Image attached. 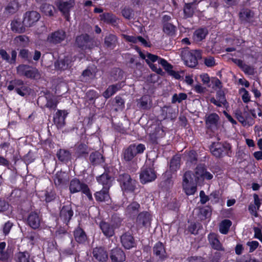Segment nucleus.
<instances>
[{
	"label": "nucleus",
	"instance_id": "nucleus-1",
	"mask_svg": "<svg viewBox=\"0 0 262 262\" xmlns=\"http://www.w3.org/2000/svg\"><path fill=\"white\" fill-rule=\"evenodd\" d=\"M235 116L236 119L244 126H250L253 125L254 123V119L256 117L255 110H250V111H248L246 108L243 112L236 110Z\"/></svg>",
	"mask_w": 262,
	"mask_h": 262
},
{
	"label": "nucleus",
	"instance_id": "nucleus-2",
	"mask_svg": "<svg viewBox=\"0 0 262 262\" xmlns=\"http://www.w3.org/2000/svg\"><path fill=\"white\" fill-rule=\"evenodd\" d=\"M192 175L191 171H187L183 176V188L188 195L193 194L196 190V185Z\"/></svg>",
	"mask_w": 262,
	"mask_h": 262
},
{
	"label": "nucleus",
	"instance_id": "nucleus-3",
	"mask_svg": "<svg viewBox=\"0 0 262 262\" xmlns=\"http://www.w3.org/2000/svg\"><path fill=\"white\" fill-rule=\"evenodd\" d=\"M145 149V147L144 144H139L137 145L132 144L124 150L123 152V159L125 161H130L132 160L137 154L143 153Z\"/></svg>",
	"mask_w": 262,
	"mask_h": 262
},
{
	"label": "nucleus",
	"instance_id": "nucleus-4",
	"mask_svg": "<svg viewBox=\"0 0 262 262\" xmlns=\"http://www.w3.org/2000/svg\"><path fill=\"white\" fill-rule=\"evenodd\" d=\"M69 189L70 192L72 193H75L82 191V192L88 196L90 200H93L92 195L88 185L81 183L80 181L77 179H74L71 181Z\"/></svg>",
	"mask_w": 262,
	"mask_h": 262
},
{
	"label": "nucleus",
	"instance_id": "nucleus-5",
	"mask_svg": "<svg viewBox=\"0 0 262 262\" xmlns=\"http://www.w3.org/2000/svg\"><path fill=\"white\" fill-rule=\"evenodd\" d=\"M118 180L120 182L123 191L133 192L136 188L135 181L132 179L127 173H121L119 175Z\"/></svg>",
	"mask_w": 262,
	"mask_h": 262
},
{
	"label": "nucleus",
	"instance_id": "nucleus-6",
	"mask_svg": "<svg viewBox=\"0 0 262 262\" xmlns=\"http://www.w3.org/2000/svg\"><path fill=\"white\" fill-rule=\"evenodd\" d=\"M192 177L194 178V181L197 183H202L204 180H209L213 178V174L207 171L204 166L202 165H198L195 169L194 174L193 173Z\"/></svg>",
	"mask_w": 262,
	"mask_h": 262
},
{
	"label": "nucleus",
	"instance_id": "nucleus-7",
	"mask_svg": "<svg viewBox=\"0 0 262 262\" xmlns=\"http://www.w3.org/2000/svg\"><path fill=\"white\" fill-rule=\"evenodd\" d=\"M202 58V54L199 50H191L186 53L184 56L185 64L190 68L195 67L198 63V60Z\"/></svg>",
	"mask_w": 262,
	"mask_h": 262
},
{
	"label": "nucleus",
	"instance_id": "nucleus-8",
	"mask_svg": "<svg viewBox=\"0 0 262 262\" xmlns=\"http://www.w3.org/2000/svg\"><path fill=\"white\" fill-rule=\"evenodd\" d=\"M17 73L20 76H24L29 78L39 77V73L37 69L26 64H21L16 68Z\"/></svg>",
	"mask_w": 262,
	"mask_h": 262
},
{
	"label": "nucleus",
	"instance_id": "nucleus-9",
	"mask_svg": "<svg viewBox=\"0 0 262 262\" xmlns=\"http://www.w3.org/2000/svg\"><path fill=\"white\" fill-rule=\"evenodd\" d=\"M75 0H58L57 7L67 20H70V12L74 8Z\"/></svg>",
	"mask_w": 262,
	"mask_h": 262
},
{
	"label": "nucleus",
	"instance_id": "nucleus-10",
	"mask_svg": "<svg viewBox=\"0 0 262 262\" xmlns=\"http://www.w3.org/2000/svg\"><path fill=\"white\" fill-rule=\"evenodd\" d=\"M157 177L156 172L151 166L145 165L141 172L140 178L141 183H146L154 181Z\"/></svg>",
	"mask_w": 262,
	"mask_h": 262
},
{
	"label": "nucleus",
	"instance_id": "nucleus-11",
	"mask_svg": "<svg viewBox=\"0 0 262 262\" xmlns=\"http://www.w3.org/2000/svg\"><path fill=\"white\" fill-rule=\"evenodd\" d=\"M152 220L151 214L146 211L141 212L137 216L136 225L139 228L147 227L150 226Z\"/></svg>",
	"mask_w": 262,
	"mask_h": 262
},
{
	"label": "nucleus",
	"instance_id": "nucleus-12",
	"mask_svg": "<svg viewBox=\"0 0 262 262\" xmlns=\"http://www.w3.org/2000/svg\"><path fill=\"white\" fill-rule=\"evenodd\" d=\"M118 223H113L110 224L104 221H101L99 223V227L103 234L107 237H112L115 234V229L119 227Z\"/></svg>",
	"mask_w": 262,
	"mask_h": 262
},
{
	"label": "nucleus",
	"instance_id": "nucleus-13",
	"mask_svg": "<svg viewBox=\"0 0 262 262\" xmlns=\"http://www.w3.org/2000/svg\"><path fill=\"white\" fill-rule=\"evenodd\" d=\"M40 18V14L35 11L27 12L24 17L23 23L26 27H31Z\"/></svg>",
	"mask_w": 262,
	"mask_h": 262
},
{
	"label": "nucleus",
	"instance_id": "nucleus-14",
	"mask_svg": "<svg viewBox=\"0 0 262 262\" xmlns=\"http://www.w3.org/2000/svg\"><path fill=\"white\" fill-rule=\"evenodd\" d=\"M208 240L211 248L215 250L226 252V249L218 238V236L214 233H210L208 235Z\"/></svg>",
	"mask_w": 262,
	"mask_h": 262
},
{
	"label": "nucleus",
	"instance_id": "nucleus-15",
	"mask_svg": "<svg viewBox=\"0 0 262 262\" xmlns=\"http://www.w3.org/2000/svg\"><path fill=\"white\" fill-rule=\"evenodd\" d=\"M91 45V39L86 34L77 36L75 39V45L82 50L90 49Z\"/></svg>",
	"mask_w": 262,
	"mask_h": 262
},
{
	"label": "nucleus",
	"instance_id": "nucleus-16",
	"mask_svg": "<svg viewBox=\"0 0 262 262\" xmlns=\"http://www.w3.org/2000/svg\"><path fill=\"white\" fill-rule=\"evenodd\" d=\"M66 38V33L62 30H58L50 34L47 41L51 43L57 44L63 41Z\"/></svg>",
	"mask_w": 262,
	"mask_h": 262
},
{
	"label": "nucleus",
	"instance_id": "nucleus-17",
	"mask_svg": "<svg viewBox=\"0 0 262 262\" xmlns=\"http://www.w3.org/2000/svg\"><path fill=\"white\" fill-rule=\"evenodd\" d=\"M110 257L112 262H124L126 259L124 252L118 247L113 248L110 251Z\"/></svg>",
	"mask_w": 262,
	"mask_h": 262
},
{
	"label": "nucleus",
	"instance_id": "nucleus-18",
	"mask_svg": "<svg viewBox=\"0 0 262 262\" xmlns=\"http://www.w3.org/2000/svg\"><path fill=\"white\" fill-rule=\"evenodd\" d=\"M73 215V211L71 204L64 205L60 212L59 219L66 224L70 221L72 216Z\"/></svg>",
	"mask_w": 262,
	"mask_h": 262
},
{
	"label": "nucleus",
	"instance_id": "nucleus-19",
	"mask_svg": "<svg viewBox=\"0 0 262 262\" xmlns=\"http://www.w3.org/2000/svg\"><path fill=\"white\" fill-rule=\"evenodd\" d=\"M41 219L38 213L35 212H31L28 215L27 218V224L32 229H38L40 225Z\"/></svg>",
	"mask_w": 262,
	"mask_h": 262
},
{
	"label": "nucleus",
	"instance_id": "nucleus-20",
	"mask_svg": "<svg viewBox=\"0 0 262 262\" xmlns=\"http://www.w3.org/2000/svg\"><path fill=\"white\" fill-rule=\"evenodd\" d=\"M93 256L98 261L105 262L108 258L107 251L104 248L99 247L93 249Z\"/></svg>",
	"mask_w": 262,
	"mask_h": 262
},
{
	"label": "nucleus",
	"instance_id": "nucleus-21",
	"mask_svg": "<svg viewBox=\"0 0 262 262\" xmlns=\"http://www.w3.org/2000/svg\"><path fill=\"white\" fill-rule=\"evenodd\" d=\"M90 151V148L84 143H77L75 145V155L77 158L86 157Z\"/></svg>",
	"mask_w": 262,
	"mask_h": 262
},
{
	"label": "nucleus",
	"instance_id": "nucleus-22",
	"mask_svg": "<svg viewBox=\"0 0 262 262\" xmlns=\"http://www.w3.org/2000/svg\"><path fill=\"white\" fill-rule=\"evenodd\" d=\"M68 113L64 110H58L54 117V122L58 128L65 124V119Z\"/></svg>",
	"mask_w": 262,
	"mask_h": 262
},
{
	"label": "nucleus",
	"instance_id": "nucleus-23",
	"mask_svg": "<svg viewBox=\"0 0 262 262\" xmlns=\"http://www.w3.org/2000/svg\"><path fill=\"white\" fill-rule=\"evenodd\" d=\"M153 254L159 259L163 260L166 256L163 244L161 242L156 243L153 247Z\"/></svg>",
	"mask_w": 262,
	"mask_h": 262
},
{
	"label": "nucleus",
	"instance_id": "nucleus-24",
	"mask_svg": "<svg viewBox=\"0 0 262 262\" xmlns=\"http://www.w3.org/2000/svg\"><path fill=\"white\" fill-rule=\"evenodd\" d=\"M121 242L122 246L127 249H129L135 245L133 236L129 233H125L121 236Z\"/></svg>",
	"mask_w": 262,
	"mask_h": 262
},
{
	"label": "nucleus",
	"instance_id": "nucleus-25",
	"mask_svg": "<svg viewBox=\"0 0 262 262\" xmlns=\"http://www.w3.org/2000/svg\"><path fill=\"white\" fill-rule=\"evenodd\" d=\"M97 180L98 183L103 186V188L109 189L113 179L108 173H103L98 177Z\"/></svg>",
	"mask_w": 262,
	"mask_h": 262
},
{
	"label": "nucleus",
	"instance_id": "nucleus-26",
	"mask_svg": "<svg viewBox=\"0 0 262 262\" xmlns=\"http://www.w3.org/2000/svg\"><path fill=\"white\" fill-rule=\"evenodd\" d=\"M219 120V116L215 113L208 115L206 119V124L208 128L213 129L216 127Z\"/></svg>",
	"mask_w": 262,
	"mask_h": 262
},
{
	"label": "nucleus",
	"instance_id": "nucleus-27",
	"mask_svg": "<svg viewBox=\"0 0 262 262\" xmlns=\"http://www.w3.org/2000/svg\"><path fill=\"white\" fill-rule=\"evenodd\" d=\"M254 15V12L248 9H243L239 12L241 20L247 23H252Z\"/></svg>",
	"mask_w": 262,
	"mask_h": 262
},
{
	"label": "nucleus",
	"instance_id": "nucleus-28",
	"mask_svg": "<svg viewBox=\"0 0 262 262\" xmlns=\"http://www.w3.org/2000/svg\"><path fill=\"white\" fill-rule=\"evenodd\" d=\"M140 205L136 202L130 203L126 208L125 214L128 216L135 215L139 211Z\"/></svg>",
	"mask_w": 262,
	"mask_h": 262
},
{
	"label": "nucleus",
	"instance_id": "nucleus-29",
	"mask_svg": "<svg viewBox=\"0 0 262 262\" xmlns=\"http://www.w3.org/2000/svg\"><path fill=\"white\" fill-rule=\"evenodd\" d=\"M89 160L93 165H100L104 162V157L98 151L92 152L90 155Z\"/></svg>",
	"mask_w": 262,
	"mask_h": 262
},
{
	"label": "nucleus",
	"instance_id": "nucleus-30",
	"mask_svg": "<svg viewBox=\"0 0 262 262\" xmlns=\"http://www.w3.org/2000/svg\"><path fill=\"white\" fill-rule=\"evenodd\" d=\"M118 42L117 36L114 34H110L104 38V45L109 49H113Z\"/></svg>",
	"mask_w": 262,
	"mask_h": 262
},
{
	"label": "nucleus",
	"instance_id": "nucleus-31",
	"mask_svg": "<svg viewBox=\"0 0 262 262\" xmlns=\"http://www.w3.org/2000/svg\"><path fill=\"white\" fill-rule=\"evenodd\" d=\"M222 144L219 142L213 143L210 147L212 154L216 158H220L224 155V150L222 149Z\"/></svg>",
	"mask_w": 262,
	"mask_h": 262
},
{
	"label": "nucleus",
	"instance_id": "nucleus-32",
	"mask_svg": "<svg viewBox=\"0 0 262 262\" xmlns=\"http://www.w3.org/2000/svg\"><path fill=\"white\" fill-rule=\"evenodd\" d=\"M101 20L105 23L115 26L117 24V18L112 13H105L100 15Z\"/></svg>",
	"mask_w": 262,
	"mask_h": 262
},
{
	"label": "nucleus",
	"instance_id": "nucleus-33",
	"mask_svg": "<svg viewBox=\"0 0 262 262\" xmlns=\"http://www.w3.org/2000/svg\"><path fill=\"white\" fill-rule=\"evenodd\" d=\"M74 235L75 240L79 243H83L87 239L85 232L80 227H77L74 230Z\"/></svg>",
	"mask_w": 262,
	"mask_h": 262
},
{
	"label": "nucleus",
	"instance_id": "nucleus-34",
	"mask_svg": "<svg viewBox=\"0 0 262 262\" xmlns=\"http://www.w3.org/2000/svg\"><path fill=\"white\" fill-rule=\"evenodd\" d=\"M71 57L68 56L63 59H60L55 63L56 67L61 70H66L71 66Z\"/></svg>",
	"mask_w": 262,
	"mask_h": 262
},
{
	"label": "nucleus",
	"instance_id": "nucleus-35",
	"mask_svg": "<svg viewBox=\"0 0 262 262\" xmlns=\"http://www.w3.org/2000/svg\"><path fill=\"white\" fill-rule=\"evenodd\" d=\"M121 88V84L120 83H117L116 84H113L110 85L107 89L103 93V96L106 98H108L115 94L118 91H119Z\"/></svg>",
	"mask_w": 262,
	"mask_h": 262
},
{
	"label": "nucleus",
	"instance_id": "nucleus-36",
	"mask_svg": "<svg viewBox=\"0 0 262 262\" xmlns=\"http://www.w3.org/2000/svg\"><path fill=\"white\" fill-rule=\"evenodd\" d=\"M11 26L12 30L18 33H24L25 31V27H26L19 20H13L11 22Z\"/></svg>",
	"mask_w": 262,
	"mask_h": 262
},
{
	"label": "nucleus",
	"instance_id": "nucleus-37",
	"mask_svg": "<svg viewBox=\"0 0 262 262\" xmlns=\"http://www.w3.org/2000/svg\"><path fill=\"white\" fill-rule=\"evenodd\" d=\"M208 31L206 29H199L194 31L193 39L195 42H200L205 38Z\"/></svg>",
	"mask_w": 262,
	"mask_h": 262
},
{
	"label": "nucleus",
	"instance_id": "nucleus-38",
	"mask_svg": "<svg viewBox=\"0 0 262 262\" xmlns=\"http://www.w3.org/2000/svg\"><path fill=\"white\" fill-rule=\"evenodd\" d=\"M108 190L109 189L102 188L101 190L97 192L95 194L96 200L99 202L108 201L110 199Z\"/></svg>",
	"mask_w": 262,
	"mask_h": 262
},
{
	"label": "nucleus",
	"instance_id": "nucleus-39",
	"mask_svg": "<svg viewBox=\"0 0 262 262\" xmlns=\"http://www.w3.org/2000/svg\"><path fill=\"white\" fill-rule=\"evenodd\" d=\"M67 181V174L62 171H58L55 176L54 183L56 186H60Z\"/></svg>",
	"mask_w": 262,
	"mask_h": 262
},
{
	"label": "nucleus",
	"instance_id": "nucleus-40",
	"mask_svg": "<svg viewBox=\"0 0 262 262\" xmlns=\"http://www.w3.org/2000/svg\"><path fill=\"white\" fill-rule=\"evenodd\" d=\"M137 50L140 56L142 59H145V61L148 64L151 63L150 61L154 62L157 60L158 61L159 58L158 56L151 54L150 53H147L146 55H145L138 48H137Z\"/></svg>",
	"mask_w": 262,
	"mask_h": 262
},
{
	"label": "nucleus",
	"instance_id": "nucleus-41",
	"mask_svg": "<svg viewBox=\"0 0 262 262\" xmlns=\"http://www.w3.org/2000/svg\"><path fill=\"white\" fill-rule=\"evenodd\" d=\"M16 257L18 262H33L27 251L19 252L16 254Z\"/></svg>",
	"mask_w": 262,
	"mask_h": 262
},
{
	"label": "nucleus",
	"instance_id": "nucleus-42",
	"mask_svg": "<svg viewBox=\"0 0 262 262\" xmlns=\"http://www.w3.org/2000/svg\"><path fill=\"white\" fill-rule=\"evenodd\" d=\"M71 153L67 150L60 149L57 153L58 159L64 162H67L71 159Z\"/></svg>",
	"mask_w": 262,
	"mask_h": 262
},
{
	"label": "nucleus",
	"instance_id": "nucleus-43",
	"mask_svg": "<svg viewBox=\"0 0 262 262\" xmlns=\"http://www.w3.org/2000/svg\"><path fill=\"white\" fill-rule=\"evenodd\" d=\"M232 222L229 220H223L220 224L219 231L224 234H226L228 232L229 229L231 226Z\"/></svg>",
	"mask_w": 262,
	"mask_h": 262
},
{
	"label": "nucleus",
	"instance_id": "nucleus-44",
	"mask_svg": "<svg viewBox=\"0 0 262 262\" xmlns=\"http://www.w3.org/2000/svg\"><path fill=\"white\" fill-rule=\"evenodd\" d=\"M181 159L178 156H174L170 161V169L173 171H176L180 167Z\"/></svg>",
	"mask_w": 262,
	"mask_h": 262
},
{
	"label": "nucleus",
	"instance_id": "nucleus-45",
	"mask_svg": "<svg viewBox=\"0 0 262 262\" xmlns=\"http://www.w3.org/2000/svg\"><path fill=\"white\" fill-rule=\"evenodd\" d=\"M163 30L166 34L172 35L175 33L176 27L171 23H166L163 24Z\"/></svg>",
	"mask_w": 262,
	"mask_h": 262
},
{
	"label": "nucleus",
	"instance_id": "nucleus-46",
	"mask_svg": "<svg viewBox=\"0 0 262 262\" xmlns=\"http://www.w3.org/2000/svg\"><path fill=\"white\" fill-rule=\"evenodd\" d=\"M19 7L17 2L13 1L11 2L6 8V11L10 14H13L16 12Z\"/></svg>",
	"mask_w": 262,
	"mask_h": 262
},
{
	"label": "nucleus",
	"instance_id": "nucleus-47",
	"mask_svg": "<svg viewBox=\"0 0 262 262\" xmlns=\"http://www.w3.org/2000/svg\"><path fill=\"white\" fill-rule=\"evenodd\" d=\"M54 8L52 5L45 4L40 7V10L45 14L48 16L53 15V10Z\"/></svg>",
	"mask_w": 262,
	"mask_h": 262
},
{
	"label": "nucleus",
	"instance_id": "nucleus-48",
	"mask_svg": "<svg viewBox=\"0 0 262 262\" xmlns=\"http://www.w3.org/2000/svg\"><path fill=\"white\" fill-rule=\"evenodd\" d=\"M187 96L185 93H181L179 94H174L172 97L171 102L174 103L177 102L181 103L183 100L187 99Z\"/></svg>",
	"mask_w": 262,
	"mask_h": 262
},
{
	"label": "nucleus",
	"instance_id": "nucleus-49",
	"mask_svg": "<svg viewBox=\"0 0 262 262\" xmlns=\"http://www.w3.org/2000/svg\"><path fill=\"white\" fill-rule=\"evenodd\" d=\"M194 13L193 8L190 4H186L184 7V13L186 17H191Z\"/></svg>",
	"mask_w": 262,
	"mask_h": 262
},
{
	"label": "nucleus",
	"instance_id": "nucleus-50",
	"mask_svg": "<svg viewBox=\"0 0 262 262\" xmlns=\"http://www.w3.org/2000/svg\"><path fill=\"white\" fill-rule=\"evenodd\" d=\"M200 212L203 217L202 219H206L211 216V209L208 206H205L200 209Z\"/></svg>",
	"mask_w": 262,
	"mask_h": 262
},
{
	"label": "nucleus",
	"instance_id": "nucleus-51",
	"mask_svg": "<svg viewBox=\"0 0 262 262\" xmlns=\"http://www.w3.org/2000/svg\"><path fill=\"white\" fill-rule=\"evenodd\" d=\"M205 65L208 68H212L216 65L215 60L212 56H207L204 59Z\"/></svg>",
	"mask_w": 262,
	"mask_h": 262
},
{
	"label": "nucleus",
	"instance_id": "nucleus-52",
	"mask_svg": "<svg viewBox=\"0 0 262 262\" xmlns=\"http://www.w3.org/2000/svg\"><path fill=\"white\" fill-rule=\"evenodd\" d=\"M122 14L125 18L130 19L133 17L134 12L131 8L125 7L122 10Z\"/></svg>",
	"mask_w": 262,
	"mask_h": 262
},
{
	"label": "nucleus",
	"instance_id": "nucleus-53",
	"mask_svg": "<svg viewBox=\"0 0 262 262\" xmlns=\"http://www.w3.org/2000/svg\"><path fill=\"white\" fill-rule=\"evenodd\" d=\"M38 234L36 232L33 231L28 232L26 236V238H27L30 241L31 245L34 244V243L38 239Z\"/></svg>",
	"mask_w": 262,
	"mask_h": 262
},
{
	"label": "nucleus",
	"instance_id": "nucleus-54",
	"mask_svg": "<svg viewBox=\"0 0 262 262\" xmlns=\"http://www.w3.org/2000/svg\"><path fill=\"white\" fill-rule=\"evenodd\" d=\"M58 103L57 100L53 99H48L46 106L50 109L55 110Z\"/></svg>",
	"mask_w": 262,
	"mask_h": 262
},
{
	"label": "nucleus",
	"instance_id": "nucleus-55",
	"mask_svg": "<svg viewBox=\"0 0 262 262\" xmlns=\"http://www.w3.org/2000/svg\"><path fill=\"white\" fill-rule=\"evenodd\" d=\"M188 162L195 164L197 161L196 153L195 151H190L188 155Z\"/></svg>",
	"mask_w": 262,
	"mask_h": 262
},
{
	"label": "nucleus",
	"instance_id": "nucleus-56",
	"mask_svg": "<svg viewBox=\"0 0 262 262\" xmlns=\"http://www.w3.org/2000/svg\"><path fill=\"white\" fill-rule=\"evenodd\" d=\"M216 99L220 100V102L226 104L227 101L225 98V93L222 90H219L216 93Z\"/></svg>",
	"mask_w": 262,
	"mask_h": 262
},
{
	"label": "nucleus",
	"instance_id": "nucleus-57",
	"mask_svg": "<svg viewBox=\"0 0 262 262\" xmlns=\"http://www.w3.org/2000/svg\"><path fill=\"white\" fill-rule=\"evenodd\" d=\"M158 61L159 64H161L163 67L166 71H168L170 69H172V66L168 63L167 61L164 59L159 58Z\"/></svg>",
	"mask_w": 262,
	"mask_h": 262
},
{
	"label": "nucleus",
	"instance_id": "nucleus-58",
	"mask_svg": "<svg viewBox=\"0 0 262 262\" xmlns=\"http://www.w3.org/2000/svg\"><path fill=\"white\" fill-rule=\"evenodd\" d=\"M222 150H224V154H226L229 156H231L230 154L231 153V146L229 143H224L222 144Z\"/></svg>",
	"mask_w": 262,
	"mask_h": 262
},
{
	"label": "nucleus",
	"instance_id": "nucleus-59",
	"mask_svg": "<svg viewBox=\"0 0 262 262\" xmlns=\"http://www.w3.org/2000/svg\"><path fill=\"white\" fill-rule=\"evenodd\" d=\"M161 116L163 119H165L169 117L168 114H169L172 111V108L170 107L164 106L161 108Z\"/></svg>",
	"mask_w": 262,
	"mask_h": 262
},
{
	"label": "nucleus",
	"instance_id": "nucleus-60",
	"mask_svg": "<svg viewBox=\"0 0 262 262\" xmlns=\"http://www.w3.org/2000/svg\"><path fill=\"white\" fill-rule=\"evenodd\" d=\"M247 245L250 248L249 252H252L258 247L259 243L257 241H253L247 242Z\"/></svg>",
	"mask_w": 262,
	"mask_h": 262
},
{
	"label": "nucleus",
	"instance_id": "nucleus-61",
	"mask_svg": "<svg viewBox=\"0 0 262 262\" xmlns=\"http://www.w3.org/2000/svg\"><path fill=\"white\" fill-rule=\"evenodd\" d=\"M19 56L22 58L29 59L31 58V54L28 50L21 49L19 52Z\"/></svg>",
	"mask_w": 262,
	"mask_h": 262
},
{
	"label": "nucleus",
	"instance_id": "nucleus-62",
	"mask_svg": "<svg viewBox=\"0 0 262 262\" xmlns=\"http://www.w3.org/2000/svg\"><path fill=\"white\" fill-rule=\"evenodd\" d=\"M12 81V83L14 84L15 86V89L16 88H20L22 89L23 90H26L27 88L24 84V82L21 80L19 79H15Z\"/></svg>",
	"mask_w": 262,
	"mask_h": 262
},
{
	"label": "nucleus",
	"instance_id": "nucleus-63",
	"mask_svg": "<svg viewBox=\"0 0 262 262\" xmlns=\"http://www.w3.org/2000/svg\"><path fill=\"white\" fill-rule=\"evenodd\" d=\"M9 207V204L5 200L0 199V212H4L7 210Z\"/></svg>",
	"mask_w": 262,
	"mask_h": 262
},
{
	"label": "nucleus",
	"instance_id": "nucleus-64",
	"mask_svg": "<svg viewBox=\"0 0 262 262\" xmlns=\"http://www.w3.org/2000/svg\"><path fill=\"white\" fill-rule=\"evenodd\" d=\"M252 259L249 255H244L236 258V262H250Z\"/></svg>",
	"mask_w": 262,
	"mask_h": 262
}]
</instances>
